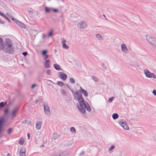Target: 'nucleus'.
I'll return each instance as SVG.
<instances>
[{
  "label": "nucleus",
  "mask_w": 156,
  "mask_h": 156,
  "mask_svg": "<svg viewBox=\"0 0 156 156\" xmlns=\"http://www.w3.org/2000/svg\"><path fill=\"white\" fill-rule=\"evenodd\" d=\"M70 90L73 93L74 99L78 101L77 107L80 111L83 114L86 113V109L88 112H90L91 109L90 106L88 103L84 100L82 94L78 91L74 92L71 88Z\"/></svg>",
  "instance_id": "1"
},
{
  "label": "nucleus",
  "mask_w": 156,
  "mask_h": 156,
  "mask_svg": "<svg viewBox=\"0 0 156 156\" xmlns=\"http://www.w3.org/2000/svg\"><path fill=\"white\" fill-rule=\"evenodd\" d=\"M14 50V48L11 43L6 42L4 46V49L2 50H4L5 51L8 53H12L13 52Z\"/></svg>",
  "instance_id": "2"
},
{
  "label": "nucleus",
  "mask_w": 156,
  "mask_h": 156,
  "mask_svg": "<svg viewBox=\"0 0 156 156\" xmlns=\"http://www.w3.org/2000/svg\"><path fill=\"white\" fill-rule=\"evenodd\" d=\"M147 41L153 47L156 48V38L151 36H146Z\"/></svg>",
  "instance_id": "3"
},
{
  "label": "nucleus",
  "mask_w": 156,
  "mask_h": 156,
  "mask_svg": "<svg viewBox=\"0 0 156 156\" xmlns=\"http://www.w3.org/2000/svg\"><path fill=\"white\" fill-rule=\"evenodd\" d=\"M77 27L80 29H84L87 27V24L84 20H81L77 24Z\"/></svg>",
  "instance_id": "4"
},
{
  "label": "nucleus",
  "mask_w": 156,
  "mask_h": 156,
  "mask_svg": "<svg viewBox=\"0 0 156 156\" xmlns=\"http://www.w3.org/2000/svg\"><path fill=\"white\" fill-rule=\"evenodd\" d=\"M118 122L124 129L129 130V128L126 121L123 119L118 120Z\"/></svg>",
  "instance_id": "5"
},
{
  "label": "nucleus",
  "mask_w": 156,
  "mask_h": 156,
  "mask_svg": "<svg viewBox=\"0 0 156 156\" xmlns=\"http://www.w3.org/2000/svg\"><path fill=\"white\" fill-rule=\"evenodd\" d=\"M144 74L146 76L149 78H153L155 79L156 76L154 73L150 72L148 69H145L144 70Z\"/></svg>",
  "instance_id": "6"
},
{
  "label": "nucleus",
  "mask_w": 156,
  "mask_h": 156,
  "mask_svg": "<svg viewBox=\"0 0 156 156\" xmlns=\"http://www.w3.org/2000/svg\"><path fill=\"white\" fill-rule=\"evenodd\" d=\"M121 50L123 54H126L129 52V49L126 44L122 43L120 45Z\"/></svg>",
  "instance_id": "7"
},
{
  "label": "nucleus",
  "mask_w": 156,
  "mask_h": 156,
  "mask_svg": "<svg viewBox=\"0 0 156 156\" xmlns=\"http://www.w3.org/2000/svg\"><path fill=\"white\" fill-rule=\"evenodd\" d=\"M44 107L45 114L48 116H50L51 114V112L49 106L47 104H44Z\"/></svg>",
  "instance_id": "8"
},
{
  "label": "nucleus",
  "mask_w": 156,
  "mask_h": 156,
  "mask_svg": "<svg viewBox=\"0 0 156 156\" xmlns=\"http://www.w3.org/2000/svg\"><path fill=\"white\" fill-rule=\"evenodd\" d=\"M58 75L59 77L63 80H65L67 77V75L63 72H59Z\"/></svg>",
  "instance_id": "9"
},
{
  "label": "nucleus",
  "mask_w": 156,
  "mask_h": 156,
  "mask_svg": "<svg viewBox=\"0 0 156 156\" xmlns=\"http://www.w3.org/2000/svg\"><path fill=\"white\" fill-rule=\"evenodd\" d=\"M18 109L17 107H15L13 108L12 110L11 113V116L12 118L15 117L16 115V114L18 111Z\"/></svg>",
  "instance_id": "10"
},
{
  "label": "nucleus",
  "mask_w": 156,
  "mask_h": 156,
  "mask_svg": "<svg viewBox=\"0 0 156 156\" xmlns=\"http://www.w3.org/2000/svg\"><path fill=\"white\" fill-rule=\"evenodd\" d=\"M4 122V119L3 118H0V133H1L3 129V126Z\"/></svg>",
  "instance_id": "11"
},
{
  "label": "nucleus",
  "mask_w": 156,
  "mask_h": 156,
  "mask_svg": "<svg viewBox=\"0 0 156 156\" xmlns=\"http://www.w3.org/2000/svg\"><path fill=\"white\" fill-rule=\"evenodd\" d=\"M26 149L24 147L21 148L20 150V156H25Z\"/></svg>",
  "instance_id": "12"
},
{
  "label": "nucleus",
  "mask_w": 156,
  "mask_h": 156,
  "mask_svg": "<svg viewBox=\"0 0 156 156\" xmlns=\"http://www.w3.org/2000/svg\"><path fill=\"white\" fill-rule=\"evenodd\" d=\"M79 91L80 93H83L84 96L86 97H87L88 95V94L87 91L82 89L81 87H80V89L79 90Z\"/></svg>",
  "instance_id": "13"
},
{
  "label": "nucleus",
  "mask_w": 156,
  "mask_h": 156,
  "mask_svg": "<svg viewBox=\"0 0 156 156\" xmlns=\"http://www.w3.org/2000/svg\"><path fill=\"white\" fill-rule=\"evenodd\" d=\"M4 46L3 39L0 37V50L4 49Z\"/></svg>",
  "instance_id": "14"
},
{
  "label": "nucleus",
  "mask_w": 156,
  "mask_h": 156,
  "mask_svg": "<svg viewBox=\"0 0 156 156\" xmlns=\"http://www.w3.org/2000/svg\"><path fill=\"white\" fill-rule=\"evenodd\" d=\"M16 24L23 28L25 29L26 28V26L25 24L19 21H16Z\"/></svg>",
  "instance_id": "15"
},
{
  "label": "nucleus",
  "mask_w": 156,
  "mask_h": 156,
  "mask_svg": "<svg viewBox=\"0 0 156 156\" xmlns=\"http://www.w3.org/2000/svg\"><path fill=\"white\" fill-rule=\"evenodd\" d=\"M42 122L41 121H38L36 123V127L37 129H40L41 127Z\"/></svg>",
  "instance_id": "16"
},
{
  "label": "nucleus",
  "mask_w": 156,
  "mask_h": 156,
  "mask_svg": "<svg viewBox=\"0 0 156 156\" xmlns=\"http://www.w3.org/2000/svg\"><path fill=\"white\" fill-rule=\"evenodd\" d=\"M66 41L64 39H62V44L63 48L65 49H67L69 48V46L66 44Z\"/></svg>",
  "instance_id": "17"
},
{
  "label": "nucleus",
  "mask_w": 156,
  "mask_h": 156,
  "mask_svg": "<svg viewBox=\"0 0 156 156\" xmlns=\"http://www.w3.org/2000/svg\"><path fill=\"white\" fill-rule=\"evenodd\" d=\"M44 67L46 68H48L50 67L49 60H46L44 64Z\"/></svg>",
  "instance_id": "18"
},
{
  "label": "nucleus",
  "mask_w": 156,
  "mask_h": 156,
  "mask_svg": "<svg viewBox=\"0 0 156 156\" xmlns=\"http://www.w3.org/2000/svg\"><path fill=\"white\" fill-rule=\"evenodd\" d=\"M53 66L54 68L57 70L60 71L62 70L60 66L57 64H54Z\"/></svg>",
  "instance_id": "19"
},
{
  "label": "nucleus",
  "mask_w": 156,
  "mask_h": 156,
  "mask_svg": "<svg viewBox=\"0 0 156 156\" xmlns=\"http://www.w3.org/2000/svg\"><path fill=\"white\" fill-rule=\"evenodd\" d=\"M70 132L73 134H75L76 133V130L75 128L73 127H71L70 128Z\"/></svg>",
  "instance_id": "20"
},
{
  "label": "nucleus",
  "mask_w": 156,
  "mask_h": 156,
  "mask_svg": "<svg viewBox=\"0 0 156 156\" xmlns=\"http://www.w3.org/2000/svg\"><path fill=\"white\" fill-rule=\"evenodd\" d=\"M95 37L99 41H101L103 39L102 37L99 34H96L95 35Z\"/></svg>",
  "instance_id": "21"
},
{
  "label": "nucleus",
  "mask_w": 156,
  "mask_h": 156,
  "mask_svg": "<svg viewBox=\"0 0 156 156\" xmlns=\"http://www.w3.org/2000/svg\"><path fill=\"white\" fill-rule=\"evenodd\" d=\"M24 142V140L23 137H21L19 141V144L21 145H22L23 144Z\"/></svg>",
  "instance_id": "22"
},
{
  "label": "nucleus",
  "mask_w": 156,
  "mask_h": 156,
  "mask_svg": "<svg viewBox=\"0 0 156 156\" xmlns=\"http://www.w3.org/2000/svg\"><path fill=\"white\" fill-rule=\"evenodd\" d=\"M119 117L118 115L116 113L113 114L112 115V117L114 119H116Z\"/></svg>",
  "instance_id": "23"
},
{
  "label": "nucleus",
  "mask_w": 156,
  "mask_h": 156,
  "mask_svg": "<svg viewBox=\"0 0 156 156\" xmlns=\"http://www.w3.org/2000/svg\"><path fill=\"white\" fill-rule=\"evenodd\" d=\"M52 10V9L51 8H48L47 7H45V11L47 12H50Z\"/></svg>",
  "instance_id": "24"
},
{
  "label": "nucleus",
  "mask_w": 156,
  "mask_h": 156,
  "mask_svg": "<svg viewBox=\"0 0 156 156\" xmlns=\"http://www.w3.org/2000/svg\"><path fill=\"white\" fill-rule=\"evenodd\" d=\"M61 93L63 95L65 96H66L67 95L66 91L64 89H62L61 90Z\"/></svg>",
  "instance_id": "25"
},
{
  "label": "nucleus",
  "mask_w": 156,
  "mask_h": 156,
  "mask_svg": "<svg viewBox=\"0 0 156 156\" xmlns=\"http://www.w3.org/2000/svg\"><path fill=\"white\" fill-rule=\"evenodd\" d=\"M6 104V102H2L0 103V107H3Z\"/></svg>",
  "instance_id": "26"
},
{
  "label": "nucleus",
  "mask_w": 156,
  "mask_h": 156,
  "mask_svg": "<svg viewBox=\"0 0 156 156\" xmlns=\"http://www.w3.org/2000/svg\"><path fill=\"white\" fill-rule=\"evenodd\" d=\"M58 137L57 134L56 133H54L52 136V138L54 140H55Z\"/></svg>",
  "instance_id": "27"
},
{
  "label": "nucleus",
  "mask_w": 156,
  "mask_h": 156,
  "mask_svg": "<svg viewBox=\"0 0 156 156\" xmlns=\"http://www.w3.org/2000/svg\"><path fill=\"white\" fill-rule=\"evenodd\" d=\"M57 84L58 86H62L64 85V83L63 82L60 81H58L57 83Z\"/></svg>",
  "instance_id": "28"
},
{
  "label": "nucleus",
  "mask_w": 156,
  "mask_h": 156,
  "mask_svg": "<svg viewBox=\"0 0 156 156\" xmlns=\"http://www.w3.org/2000/svg\"><path fill=\"white\" fill-rule=\"evenodd\" d=\"M92 79L95 81L97 82L98 81V79L96 76H92L91 77Z\"/></svg>",
  "instance_id": "29"
},
{
  "label": "nucleus",
  "mask_w": 156,
  "mask_h": 156,
  "mask_svg": "<svg viewBox=\"0 0 156 156\" xmlns=\"http://www.w3.org/2000/svg\"><path fill=\"white\" fill-rule=\"evenodd\" d=\"M114 97H112V98H109L108 100V103H110L111 102H112L113 100V99H114Z\"/></svg>",
  "instance_id": "30"
},
{
  "label": "nucleus",
  "mask_w": 156,
  "mask_h": 156,
  "mask_svg": "<svg viewBox=\"0 0 156 156\" xmlns=\"http://www.w3.org/2000/svg\"><path fill=\"white\" fill-rule=\"evenodd\" d=\"M101 67L103 68L105 70H106L107 69V68L106 67L104 63H102L101 64Z\"/></svg>",
  "instance_id": "31"
},
{
  "label": "nucleus",
  "mask_w": 156,
  "mask_h": 156,
  "mask_svg": "<svg viewBox=\"0 0 156 156\" xmlns=\"http://www.w3.org/2000/svg\"><path fill=\"white\" fill-rule=\"evenodd\" d=\"M37 135L38 136L39 138H40L42 134L41 132L40 131L37 132Z\"/></svg>",
  "instance_id": "32"
},
{
  "label": "nucleus",
  "mask_w": 156,
  "mask_h": 156,
  "mask_svg": "<svg viewBox=\"0 0 156 156\" xmlns=\"http://www.w3.org/2000/svg\"><path fill=\"white\" fill-rule=\"evenodd\" d=\"M115 147V146L113 145H112L108 149V151H110L112 150Z\"/></svg>",
  "instance_id": "33"
},
{
  "label": "nucleus",
  "mask_w": 156,
  "mask_h": 156,
  "mask_svg": "<svg viewBox=\"0 0 156 156\" xmlns=\"http://www.w3.org/2000/svg\"><path fill=\"white\" fill-rule=\"evenodd\" d=\"M70 82L73 84H74L75 83V81L73 78H71L69 79Z\"/></svg>",
  "instance_id": "34"
},
{
  "label": "nucleus",
  "mask_w": 156,
  "mask_h": 156,
  "mask_svg": "<svg viewBox=\"0 0 156 156\" xmlns=\"http://www.w3.org/2000/svg\"><path fill=\"white\" fill-rule=\"evenodd\" d=\"M46 73L47 74L51 75V71L50 69L46 71Z\"/></svg>",
  "instance_id": "35"
},
{
  "label": "nucleus",
  "mask_w": 156,
  "mask_h": 156,
  "mask_svg": "<svg viewBox=\"0 0 156 156\" xmlns=\"http://www.w3.org/2000/svg\"><path fill=\"white\" fill-rule=\"evenodd\" d=\"M47 51L46 50H43L42 52V54L43 55H46V54L47 53Z\"/></svg>",
  "instance_id": "36"
},
{
  "label": "nucleus",
  "mask_w": 156,
  "mask_h": 156,
  "mask_svg": "<svg viewBox=\"0 0 156 156\" xmlns=\"http://www.w3.org/2000/svg\"><path fill=\"white\" fill-rule=\"evenodd\" d=\"M12 128H10L7 130V133L8 134H10L12 131Z\"/></svg>",
  "instance_id": "37"
},
{
  "label": "nucleus",
  "mask_w": 156,
  "mask_h": 156,
  "mask_svg": "<svg viewBox=\"0 0 156 156\" xmlns=\"http://www.w3.org/2000/svg\"><path fill=\"white\" fill-rule=\"evenodd\" d=\"M22 122L23 123H27L30 124V121L27 120H25L24 121H23Z\"/></svg>",
  "instance_id": "38"
},
{
  "label": "nucleus",
  "mask_w": 156,
  "mask_h": 156,
  "mask_svg": "<svg viewBox=\"0 0 156 156\" xmlns=\"http://www.w3.org/2000/svg\"><path fill=\"white\" fill-rule=\"evenodd\" d=\"M55 156H65L63 153H58Z\"/></svg>",
  "instance_id": "39"
},
{
  "label": "nucleus",
  "mask_w": 156,
  "mask_h": 156,
  "mask_svg": "<svg viewBox=\"0 0 156 156\" xmlns=\"http://www.w3.org/2000/svg\"><path fill=\"white\" fill-rule=\"evenodd\" d=\"M0 15L3 17H5V15L4 14H3L2 12L1 11H0Z\"/></svg>",
  "instance_id": "40"
},
{
  "label": "nucleus",
  "mask_w": 156,
  "mask_h": 156,
  "mask_svg": "<svg viewBox=\"0 0 156 156\" xmlns=\"http://www.w3.org/2000/svg\"><path fill=\"white\" fill-rule=\"evenodd\" d=\"M52 10H53V12H58V10L55 9H52Z\"/></svg>",
  "instance_id": "41"
},
{
  "label": "nucleus",
  "mask_w": 156,
  "mask_h": 156,
  "mask_svg": "<svg viewBox=\"0 0 156 156\" xmlns=\"http://www.w3.org/2000/svg\"><path fill=\"white\" fill-rule=\"evenodd\" d=\"M53 33V31H50V32L48 34V37H51L52 36V34Z\"/></svg>",
  "instance_id": "42"
},
{
  "label": "nucleus",
  "mask_w": 156,
  "mask_h": 156,
  "mask_svg": "<svg viewBox=\"0 0 156 156\" xmlns=\"http://www.w3.org/2000/svg\"><path fill=\"white\" fill-rule=\"evenodd\" d=\"M152 94L154 95H156V90H154L152 91Z\"/></svg>",
  "instance_id": "43"
},
{
  "label": "nucleus",
  "mask_w": 156,
  "mask_h": 156,
  "mask_svg": "<svg viewBox=\"0 0 156 156\" xmlns=\"http://www.w3.org/2000/svg\"><path fill=\"white\" fill-rule=\"evenodd\" d=\"M8 108H7L5 109L4 111V113L5 114H6L7 113H8Z\"/></svg>",
  "instance_id": "44"
},
{
  "label": "nucleus",
  "mask_w": 156,
  "mask_h": 156,
  "mask_svg": "<svg viewBox=\"0 0 156 156\" xmlns=\"http://www.w3.org/2000/svg\"><path fill=\"white\" fill-rule=\"evenodd\" d=\"M6 15H7L9 16V17L12 20V18H13L12 16H9L8 13H6Z\"/></svg>",
  "instance_id": "45"
},
{
  "label": "nucleus",
  "mask_w": 156,
  "mask_h": 156,
  "mask_svg": "<svg viewBox=\"0 0 156 156\" xmlns=\"http://www.w3.org/2000/svg\"><path fill=\"white\" fill-rule=\"evenodd\" d=\"M23 54L25 56L27 55V53L26 52H24L23 53Z\"/></svg>",
  "instance_id": "46"
},
{
  "label": "nucleus",
  "mask_w": 156,
  "mask_h": 156,
  "mask_svg": "<svg viewBox=\"0 0 156 156\" xmlns=\"http://www.w3.org/2000/svg\"><path fill=\"white\" fill-rule=\"evenodd\" d=\"M42 38L43 39H44L45 37V35L43 34H42Z\"/></svg>",
  "instance_id": "47"
},
{
  "label": "nucleus",
  "mask_w": 156,
  "mask_h": 156,
  "mask_svg": "<svg viewBox=\"0 0 156 156\" xmlns=\"http://www.w3.org/2000/svg\"><path fill=\"white\" fill-rule=\"evenodd\" d=\"M29 13L30 14H32L33 13V12L31 10H30L29 11Z\"/></svg>",
  "instance_id": "48"
},
{
  "label": "nucleus",
  "mask_w": 156,
  "mask_h": 156,
  "mask_svg": "<svg viewBox=\"0 0 156 156\" xmlns=\"http://www.w3.org/2000/svg\"><path fill=\"white\" fill-rule=\"evenodd\" d=\"M5 23L4 21L0 20V23L1 24H4Z\"/></svg>",
  "instance_id": "49"
},
{
  "label": "nucleus",
  "mask_w": 156,
  "mask_h": 156,
  "mask_svg": "<svg viewBox=\"0 0 156 156\" xmlns=\"http://www.w3.org/2000/svg\"><path fill=\"white\" fill-rule=\"evenodd\" d=\"M36 86V85L35 84H33L32 86H31V88H34L35 86Z\"/></svg>",
  "instance_id": "50"
},
{
  "label": "nucleus",
  "mask_w": 156,
  "mask_h": 156,
  "mask_svg": "<svg viewBox=\"0 0 156 156\" xmlns=\"http://www.w3.org/2000/svg\"><path fill=\"white\" fill-rule=\"evenodd\" d=\"M4 18H5L6 19V20H7L8 21H9V22H10V20L8 17H7L6 16H5V17Z\"/></svg>",
  "instance_id": "51"
},
{
  "label": "nucleus",
  "mask_w": 156,
  "mask_h": 156,
  "mask_svg": "<svg viewBox=\"0 0 156 156\" xmlns=\"http://www.w3.org/2000/svg\"><path fill=\"white\" fill-rule=\"evenodd\" d=\"M45 55L44 59H46L48 58V56L47 55Z\"/></svg>",
  "instance_id": "52"
},
{
  "label": "nucleus",
  "mask_w": 156,
  "mask_h": 156,
  "mask_svg": "<svg viewBox=\"0 0 156 156\" xmlns=\"http://www.w3.org/2000/svg\"><path fill=\"white\" fill-rule=\"evenodd\" d=\"M27 136H28V139L29 140V138L30 137V135L29 133H28L27 134Z\"/></svg>",
  "instance_id": "53"
},
{
  "label": "nucleus",
  "mask_w": 156,
  "mask_h": 156,
  "mask_svg": "<svg viewBox=\"0 0 156 156\" xmlns=\"http://www.w3.org/2000/svg\"><path fill=\"white\" fill-rule=\"evenodd\" d=\"M13 21L16 23V21H18L16 20V19H15Z\"/></svg>",
  "instance_id": "54"
},
{
  "label": "nucleus",
  "mask_w": 156,
  "mask_h": 156,
  "mask_svg": "<svg viewBox=\"0 0 156 156\" xmlns=\"http://www.w3.org/2000/svg\"><path fill=\"white\" fill-rule=\"evenodd\" d=\"M66 85L69 89H71V88L67 84Z\"/></svg>",
  "instance_id": "55"
},
{
  "label": "nucleus",
  "mask_w": 156,
  "mask_h": 156,
  "mask_svg": "<svg viewBox=\"0 0 156 156\" xmlns=\"http://www.w3.org/2000/svg\"><path fill=\"white\" fill-rule=\"evenodd\" d=\"M38 101L37 100H36L35 101V103H36V104H37V102Z\"/></svg>",
  "instance_id": "56"
},
{
  "label": "nucleus",
  "mask_w": 156,
  "mask_h": 156,
  "mask_svg": "<svg viewBox=\"0 0 156 156\" xmlns=\"http://www.w3.org/2000/svg\"><path fill=\"white\" fill-rule=\"evenodd\" d=\"M7 156H11L10 154L8 153L7 154Z\"/></svg>",
  "instance_id": "57"
},
{
  "label": "nucleus",
  "mask_w": 156,
  "mask_h": 156,
  "mask_svg": "<svg viewBox=\"0 0 156 156\" xmlns=\"http://www.w3.org/2000/svg\"><path fill=\"white\" fill-rule=\"evenodd\" d=\"M48 81H50V82H53L51 80H48Z\"/></svg>",
  "instance_id": "58"
},
{
  "label": "nucleus",
  "mask_w": 156,
  "mask_h": 156,
  "mask_svg": "<svg viewBox=\"0 0 156 156\" xmlns=\"http://www.w3.org/2000/svg\"><path fill=\"white\" fill-rule=\"evenodd\" d=\"M14 19H15V18H12V20H14Z\"/></svg>",
  "instance_id": "59"
},
{
  "label": "nucleus",
  "mask_w": 156,
  "mask_h": 156,
  "mask_svg": "<svg viewBox=\"0 0 156 156\" xmlns=\"http://www.w3.org/2000/svg\"><path fill=\"white\" fill-rule=\"evenodd\" d=\"M51 0H48V1H51Z\"/></svg>",
  "instance_id": "60"
},
{
  "label": "nucleus",
  "mask_w": 156,
  "mask_h": 156,
  "mask_svg": "<svg viewBox=\"0 0 156 156\" xmlns=\"http://www.w3.org/2000/svg\"><path fill=\"white\" fill-rule=\"evenodd\" d=\"M155 28H156V26H155Z\"/></svg>",
  "instance_id": "61"
}]
</instances>
